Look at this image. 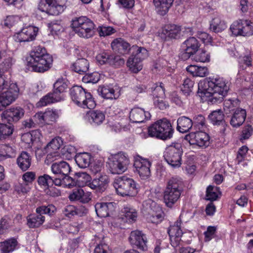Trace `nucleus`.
Instances as JSON below:
<instances>
[{"mask_svg":"<svg viewBox=\"0 0 253 253\" xmlns=\"http://www.w3.org/2000/svg\"><path fill=\"white\" fill-rule=\"evenodd\" d=\"M229 89V84L223 78H212L201 82L198 94L204 101L211 103L220 102Z\"/></svg>","mask_w":253,"mask_h":253,"instance_id":"1","label":"nucleus"},{"mask_svg":"<svg viewBox=\"0 0 253 253\" xmlns=\"http://www.w3.org/2000/svg\"><path fill=\"white\" fill-rule=\"evenodd\" d=\"M52 62V56L47 53L45 48L39 46L30 52L28 65L33 71L43 73L51 68Z\"/></svg>","mask_w":253,"mask_h":253,"instance_id":"2","label":"nucleus"},{"mask_svg":"<svg viewBox=\"0 0 253 253\" xmlns=\"http://www.w3.org/2000/svg\"><path fill=\"white\" fill-rule=\"evenodd\" d=\"M183 192L182 181L172 177L167 182L163 193L164 201L168 207L171 208L179 199Z\"/></svg>","mask_w":253,"mask_h":253,"instance_id":"3","label":"nucleus"},{"mask_svg":"<svg viewBox=\"0 0 253 253\" xmlns=\"http://www.w3.org/2000/svg\"><path fill=\"white\" fill-rule=\"evenodd\" d=\"M71 27L73 31L82 38L89 39L95 34V25L86 16L75 17L72 20Z\"/></svg>","mask_w":253,"mask_h":253,"instance_id":"4","label":"nucleus"},{"mask_svg":"<svg viewBox=\"0 0 253 253\" xmlns=\"http://www.w3.org/2000/svg\"><path fill=\"white\" fill-rule=\"evenodd\" d=\"M173 129L170 122L166 119L158 120L148 128L149 136L163 140L171 138Z\"/></svg>","mask_w":253,"mask_h":253,"instance_id":"5","label":"nucleus"},{"mask_svg":"<svg viewBox=\"0 0 253 253\" xmlns=\"http://www.w3.org/2000/svg\"><path fill=\"white\" fill-rule=\"evenodd\" d=\"M8 86L7 82L0 76V111L13 102L19 94V90L16 84Z\"/></svg>","mask_w":253,"mask_h":253,"instance_id":"6","label":"nucleus"},{"mask_svg":"<svg viewBox=\"0 0 253 253\" xmlns=\"http://www.w3.org/2000/svg\"><path fill=\"white\" fill-rule=\"evenodd\" d=\"M72 100L78 106L83 108L93 109L96 103L92 95L86 92L82 87L78 85L73 86L70 90Z\"/></svg>","mask_w":253,"mask_h":253,"instance_id":"7","label":"nucleus"},{"mask_svg":"<svg viewBox=\"0 0 253 253\" xmlns=\"http://www.w3.org/2000/svg\"><path fill=\"white\" fill-rule=\"evenodd\" d=\"M114 185L117 193L122 196H133L137 193L136 182L126 176L115 178Z\"/></svg>","mask_w":253,"mask_h":253,"instance_id":"8","label":"nucleus"},{"mask_svg":"<svg viewBox=\"0 0 253 253\" xmlns=\"http://www.w3.org/2000/svg\"><path fill=\"white\" fill-rule=\"evenodd\" d=\"M183 149L181 144L172 143L164 152V157L168 164L173 168H179L181 165Z\"/></svg>","mask_w":253,"mask_h":253,"instance_id":"9","label":"nucleus"},{"mask_svg":"<svg viewBox=\"0 0 253 253\" xmlns=\"http://www.w3.org/2000/svg\"><path fill=\"white\" fill-rule=\"evenodd\" d=\"M109 161V170L114 174H121L125 172L130 163L127 155L122 152L112 155Z\"/></svg>","mask_w":253,"mask_h":253,"instance_id":"10","label":"nucleus"},{"mask_svg":"<svg viewBox=\"0 0 253 253\" xmlns=\"http://www.w3.org/2000/svg\"><path fill=\"white\" fill-rule=\"evenodd\" d=\"M38 32L37 27L29 25L23 27L20 32L14 35V38L17 42H29L36 39Z\"/></svg>","mask_w":253,"mask_h":253,"instance_id":"11","label":"nucleus"},{"mask_svg":"<svg viewBox=\"0 0 253 253\" xmlns=\"http://www.w3.org/2000/svg\"><path fill=\"white\" fill-rule=\"evenodd\" d=\"M151 162L147 159H144L140 156L135 158L133 166L135 171L137 172L140 177L143 179L149 177L151 175Z\"/></svg>","mask_w":253,"mask_h":253,"instance_id":"12","label":"nucleus"},{"mask_svg":"<svg viewBox=\"0 0 253 253\" xmlns=\"http://www.w3.org/2000/svg\"><path fill=\"white\" fill-rule=\"evenodd\" d=\"M185 139L190 145H196L199 147H206L209 144L210 137L207 133L200 131L190 133L185 136Z\"/></svg>","mask_w":253,"mask_h":253,"instance_id":"13","label":"nucleus"},{"mask_svg":"<svg viewBox=\"0 0 253 253\" xmlns=\"http://www.w3.org/2000/svg\"><path fill=\"white\" fill-rule=\"evenodd\" d=\"M58 0H45L41 1L39 4V9L49 15H57L64 10V6L57 3Z\"/></svg>","mask_w":253,"mask_h":253,"instance_id":"14","label":"nucleus"},{"mask_svg":"<svg viewBox=\"0 0 253 253\" xmlns=\"http://www.w3.org/2000/svg\"><path fill=\"white\" fill-rule=\"evenodd\" d=\"M181 220L179 218L168 230L170 244L174 248L177 247L181 241L183 232L181 229Z\"/></svg>","mask_w":253,"mask_h":253,"instance_id":"15","label":"nucleus"},{"mask_svg":"<svg viewBox=\"0 0 253 253\" xmlns=\"http://www.w3.org/2000/svg\"><path fill=\"white\" fill-rule=\"evenodd\" d=\"M24 113L25 111L22 108L13 107L3 111L1 114V117L10 124L17 122L24 116Z\"/></svg>","mask_w":253,"mask_h":253,"instance_id":"16","label":"nucleus"},{"mask_svg":"<svg viewBox=\"0 0 253 253\" xmlns=\"http://www.w3.org/2000/svg\"><path fill=\"white\" fill-rule=\"evenodd\" d=\"M129 240L132 245L135 246L142 251L147 250V238L146 235L139 230H134L131 232Z\"/></svg>","mask_w":253,"mask_h":253,"instance_id":"17","label":"nucleus"},{"mask_svg":"<svg viewBox=\"0 0 253 253\" xmlns=\"http://www.w3.org/2000/svg\"><path fill=\"white\" fill-rule=\"evenodd\" d=\"M62 140L59 137L52 139L45 147L44 151L47 153V159L52 160H56V157L59 156L57 151L59 149Z\"/></svg>","mask_w":253,"mask_h":253,"instance_id":"18","label":"nucleus"},{"mask_svg":"<svg viewBox=\"0 0 253 253\" xmlns=\"http://www.w3.org/2000/svg\"><path fill=\"white\" fill-rule=\"evenodd\" d=\"M109 178L105 174L101 173L98 177L94 178L91 182L89 183V187L98 193H102L107 189Z\"/></svg>","mask_w":253,"mask_h":253,"instance_id":"19","label":"nucleus"},{"mask_svg":"<svg viewBox=\"0 0 253 253\" xmlns=\"http://www.w3.org/2000/svg\"><path fill=\"white\" fill-rule=\"evenodd\" d=\"M150 118V113L141 108L134 107L129 113V119L133 123H141Z\"/></svg>","mask_w":253,"mask_h":253,"instance_id":"20","label":"nucleus"},{"mask_svg":"<svg viewBox=\"0 0 253 253\" xmlns=\"http://www.w3.org/2000/svg\"><path fill=\"white\" fill-rule=\"evenodd\" d=\"M181 27L174 24H169L166 25L162 30L160 34L162 38L167 40V39H176L180 36Z\"/></svg>","mask_w":253,"mask_h":253,"instance_id":"21","label":"nucleus"},{"mask_svg":"<svg viewBox=\"0 0 253 253\" xmlns=\"http://www.w3.org/2000/svg\"><path fill=\"white\" fill-rule=\"evenodd\" d=\"M51 170L53 173V176L60 178L64 175L69 174L71 171V167L68 163L65 161H61L59 163H54L52 164Z\"/></svg>","mask_w":253,"mask_h":253,"instance_id":"22","label":"nucleus"},{"mask_svg":"<svg viewBox=\"0 0 253 253\" xmlns=\"http://www.w3.org/2000/svg\"><path fill=\"white\" fill-rule=\"evenodd\" d=\"M96 213L98 217H106L115 210L114 204L109 203H97L95 205Z\"/></svg>","mask_w":253,"mask_h":253,"instance_id":"23","label":"nucleus"},{"mask_svg":"<svg viewBox=\"0 0 253 253\" xmlns=\"http://www.w3.org/2000/svg\"><path fill=\"white\" fill-rule=\"evenodd\" d=\"M98 92L102 97L109 99H116L121 94L120 90L117 87L115 88L108 86H103L98 89Z\"/></svg>","mask_w":253,"mask_h":253,"instance_id":"24","label":"nucleus"},{"mask_svg":"<svg viewBox=\"0 0 253 253\" xmlns=\"http://www.w3.org/2000/svg\"><path fill=\"white\" fill-rule=\"evenodd\" d=\"M111 47L115 51L125 54L129 52L130 44L122 38H117L111 43Z\"/></svg>","mask_w":253,"mask_h":253,"instance_id":"25","label":"nucleus"},{"mask_svg":"<svg viewBox=\"0 0 253 253\" xmlns=\"http://www.w3.org/2000/svg\"><path fill=\"white\" fill-rule=\"evenodd\" d=\"M246 118V110L243 109H237L231 119L230 124L233 127L240 126L245 122Z\"/></svg>","mask_w":253,"mask_h":253,"instance_id":"26","label":"nucleus"},{"mask_svg":"<svg viewBox=\"0 0 253 253\" xmlns=\"http://www.w3.org/2000/svg\"><path fill=\"white\" fill-rule=\"evenodd\" d=\"M68 87V82L65 79L62 78L58 79L53 85V93L57 96H59L61 100L63 99V96L62 93Z\"/></svg>","mask_w":253,"mask_h":253,"instance_id":"27","label":"nucleus"},{"mask_svg":"<svg viewBox=\"0 0 253 253\" xmlns=\"http://www.w3.org/2000/svg\"><path fill=\"white\" fill-rule=\"evenodd\" d=\"M69 198L71 201H80L82 203H87L90 200L89 196L85 193L81 188L74 189L69 195Z\"/></svg>","mask_w":253,"mask_h":253,"instance_id":"28","label":"nucleus"},{"mask_svg":"<svg viewBox=\"0 0 253 253\" xmlns=\"http://www.w3.org/2000/svg\"><path fill=\"white\" fill-rule=\"evenodd\" d=\"M91 159V156L88 153H80L75 156L76 164L82 169L87 168L89 166Z\"/></svg>","mask_w":253,"mask_h":253,"instance_id":"29","label":"nucleus"},{"mask_svg":"<svg viewBox=\"0 0 253 253\" xmlns=\"http://www.w3.org/2000/svg\"><path fill=\"white\" fill-rule=\"evenodd\" d=\"M27 225L30 228H37L43 224L45 217L40 213L29 215L27 218Z\"/></svg>","mask_w":253,"mask_h":253,"instance_id":"30","label":"nucleus"},{"mask_svg":"<svg viewBox=\"0 0 253 253\" xmlns=\"http://www.w3.org/2000/svg\"><path fill=\"white\" fill-rule=\"evenodd\" d=\"M72 68L80 74H85L89 69V62L85 58L78 59L72 65Z\"/></svg>","mask_w":253,"mask_h":253,"instance_id":"31","label":"nucleus"},{"mask_svg":"<svg viewBox=\"0 0 253 253\" xmlns=\"http://www.w3.org/2000/svg\"><path fill=\"white\" fill-rule=\"evenodd\" d=\"M174 0H153L154 4L161 15L166 14L171 6Z\"/></svg>","mask_w":253,"mask_h":253,"instance_id":"32","label":"nucleus"},{"mask_svg":"<svg viewBox=\"0 0 253 253\" xmlns=\"http://www.w3.org/2000/svg\"><path fill=\"white\" fill-rule=\"evenodd\" d=\"M17 164L22 170L25 171L31 166V158L27 152L23 151L17 158Z\"/></svg>","mask_w":253,"mask_h":253,"instance_id":"33","label":"nucleus"},{"mask_svg":"<svg viewBox=\"0 0 253 253\" xmlns=\"http://www.w3.org/2000/svg\"><path fill=\"white\" fill-rule=\"evenodd\" d=\"M177 129L181 133L187 132L192 126V121L188 117L182 116L177 121Z\"/></svg>","mask_w":253,"mask_h":253,"instance_id":"34","label":"nucleus"},{"mask_svg":"<svg viewBox=\"0 0 253 253\" xmlns=\"http://www.w3.org/2000/svg\"><path fill=\"white\" fill-rule=\"evenodd\" d=\"M129 53L131 56L141 62L148 56V51L146 49L136 45H133L129 48Z\"/></svg>","mask_w":253,"mask_h":253,"instance_id":"35","label":"nucleus"},{"mask_svg":"<svg viewBox=\"0 0 253 253\" xmlns=\"http://www.w3.org/2000/svg\"><path fill=\"white\" fill-rule=\"evenodd\" d=\"M186 70L193 77H204L208 75V70L206 67L191 65L186 68Z\"/></svg>","mask_w":253,"mask_h":253,"instance_id":"36","label":"nucleus"},{"mask_svg":"<svg viewBox=\"0 0 253 253\" xmlns=\"http://www.w3.org/2000/svg\"><path fill=\"white\" fill-rule=\"evenodd\" d=\"M123 213L122 219L127 222L131 223L135 221L137 217L136 211L130 207H125L122 211Z\"/></svg>","mask_w":253,"mask_h":253,"instance_id":"37","label":"nucleus"},{"mask_svg":"<svg viewBox=\"0 0 253 253\" xmlns=\"http://www.w3.org/2000/svg\"><path fill=\"white\" fill-rule=\"evenodd\" d=\"M17 241L15 239H10L0 243L1 253H10L15 250L17 246Z\"/></svg>","mask_w":253,"mask_h":253,"instance_id":"38","label":"nucleus"},{"mask_svg":"<svg viewBox=\"0 0 253 253\" xmlns=\"http://www.w3.org/2000/svg\"><path fill=\"white\" fill-rule=\"evenodd\" d=\"M88 120L96 125L101 124L105 120V114L100 110L90 111L88 114Z\"/></svg>","mask_w":253,"mask_h":253,"instance_id":"39","label":"nucleus"},{"mask_svg":"<svg viewBox=\"0 0 253 253\" xmlns=\"http://www.w3.org/2000/svg\"><path fill=\"white\" fill-rule=\"evenodd\" d=\"M227 26L225 22L220 17L217 16L212 18L210 23V29L215 33L221 32L225 30Z\"/></svg>","mask_w":253,"mask_h":253,"instance_id":"40","label":"nucleus"},{"mask_svg":"<svg viewBox=\"0 0 253 253\" xmlns=\"http://www.w3.org/2000/svg\"><path fill=\"white\" fill-rule=\"evenodd\" d=\"M76 181L69 176L68 174L64 175L60 178L56 177V180H55V185L58 186L72 188L76 185Z\"/></svg>","mask_w":253,"mask_h":253,"instance_id":"41","label":"nucleus"},{"mask_svg":"<svg viewBox=\"0 0 253 253\" xmlns=\"http://www.w3.org/2000/svg\"><path fill=\"white\" fill-rule=\"evenodd\" d=\"M60 101H61V98L59 96H57L53 92H51L42 97L37 104L39 107H42Z\"/></svg>","mask_w":253,"mask_h":253,"instance_id":"42","label":"nucleus"},{"mask_svg":"<svg viewBox=\"0 0 253 253\" xmlns=\"http://www.w3.org/2000/svg\"><path fill=\"white\" fill-rule=\"evenodd\" d=\"M103 58V62L107 63L109 64L118 67L123 65L125 63V59L119 55H107V57L102 56Z\"/></svg>","mask_w":253,"mask_h":253,"instance_id":"43","label":"nucleus"},{"mask_svg":"<svg viewBox=\"0 0 253 253\" xmlns=\"http://www.w3.org/2000/svg\"><path fill=\"white\" fill-rule=\"evenodd\" d=\"M126 64L129 70L134 73H138L142 68V62L131 55L128 59Z\"/></svg>","mask_w":253,"mask_h":253,"instance_id":"44","label":"nucleus"},{"mask_svg":"<svg viewBox=\"0 0 253 253\" xmlns=\"http://www.w3.org/2000/svg\"><path fill=\"white\" fill-rule=\"evenodd\" d=\"M56 177L45 174L38 177V183L40 185L43 186L44 187H48L53 184L55 185Z\"/></svg>","mask_w":253,"mask_h":253,"instance_id":"45","label":"nucleus"},{"mask_svg":"<svg viewBox=\"0 0 253 253\" xmlns=\"http://www.w3.org/2000/svg\"><path fill=\"white\" fill-rule=\"evenodd\" d=\"M185 46L187 51H190L195 53L200 47V44L195 37H190L186 40L183 43Z\"/></svg>","mask_w":253,"mask_h":253,"instance_id":"46","label":"nucleus"},{"mask_svg":"<svg viewBox=\"0 0 253 253\" xmlns=\"http://www.w3.org/2000/svg\"><path fill=\"white\" fill-rule=\"evenodd\" d=\"M209 119L213 125H219L224 122V114L221 110H215L209 116Z\"/></svg>","mask_w":253,"mask_h":253,"instance_id":"47","label":"nucleus"},{"mask_svg":"<svg viewBox=\"0 0 253 253\" xmlns=\"http://www.w3.org/2000/svg\"><path fill=\"white\" fill-rule=\"evenodd\" d=\"M152 93L154 99H164L165 97V88L164 84L159 83L155 84L154 87H152Z\"/></svg>","mask_w":253,"mask_h":253,"instance_id":"48","label":"nucleus"},{"mask_svg":"<svg viewBox=\"0 0 253 253\" xmlns=\"http://www.w3.org/2000/svg\"><path fill=\"white\" fill-rule=\"evenodd\" d=\"M15 150L7 144L0 145V157H13L15 156Z\"/></svg>","mask_w":253,"mask_h":253,"instance_id":"49","label":"nucleus"},{"mask_svg":"<svg viewBox=\"0 0 253 253\" xmlns=\"http://www.w3.org/2000/svg\"><path fill=\"white\" fill-rule=\"evenodd\" d=\"M210 53L205 49L199 50L194 56V59L197 62H208L210 60Z\"/></svg>","mask_w":253,"mask_h":253,"instance_id":"50","label":"nucleus"},{"mask_svg":"<svg viewBox=\"0 0 253 253\" xmlns=\"http://www.w3.org/2000/svg\"><path fill=\"white\" fill-rule=\"evenodd\" d=\"M46 125H51L58 118V112L56 110H47L44 112Z\"/></svg>","mask_w":253,"mask_h":253,"instance_id":"51","label":"nucleus"},{"mask_svg":"<svg viewBox=\"0 0 253 253\" xmlns=\"http://www.w3.org/2000/svg\"><path fill=\"white\" fill-rule=\"evenodd\" d=\"M12 126L4 124H0V140L6 138L13 133Z\"/></svg>","mask_w":253,"mask_h":253,"instance_id":"52","label":"nucleus"},{"mask_svg":"<svg viewBox=\"0 0 253 253\" xmlns=\"http://www.w3.org/2000/svg\"><path fill=\"white\" fill-rule=\"evenodd\" d=\"M218 188L210 185L207 189L206 200L213 201L217 199L218 194Z\"/></svg>","mask_w":253,"mask_h":253,"instance_id":"53","label":"nucleus"},{"mask_svg":"<svg viewBox=\"0 0 253 253\" xmlns=\"http://www.w3.org/2000/svg\"><path fill=\"white\" fill-rule=\"evenodd\" d=\"M56 208L53 205H48L47 206H42L38 207L36 209V212L40 213L42 215L43 214H47L49 215L52 214L56 211Z\"/></svg>","mask_w":253,"mask_h":253,"instance_id":"54","label":"nucleus"},{"mask_svg":"<svg viewBox=\"0 0 253 253\" xmlns=\"http://www.w3.org/2000/svg\"><path fill=\"white\" fill-rule=\"evenodd\" d=\"M243 20H239L233 22L230 26V30L233 35L236 36H242Z\"/></svg>","mask_w":253,"mask_h":253,"instance_id":"55","label":"nucleus"},{"mask_svg":"<svg viewBox=\"0 0 253 253\" xmlns=\"http://www.w3.org/2000/svg\"><path fill=\"white\" fill-rule=\"evenodd\" d=\"M100 80V75L97 72L86 74L83 78V81L85 83L95 84Z\"/></svg>","mask_w":253,"mask_h":253,"instance_id":"56","label":"nucleus"},{"mask_svg":"<svg viewBox=\"0 0 253 253\" xmlns=\"http://www.w3.org/2000/svg\"><path fill=\"white\" fill-rule=\"evenodd\" d=\"M242 36H250L253 34V24L249 21L243 20Z\"/></svg>","mask_w":253,"mask_h":253,"instance_id":"57","label":"nucleus"},{"mask_svg":"<svg viewBox=\"0 0 253 253\" xmlns=\"http://www.w3.org/2000/svg\"><path fill=\"white\" fill-rule=\"evenodd\" d=\"M76 153V148L72 145H67L62 150L63 156L67 159H70L75 156Z\"/></svg>","mask_w":253,"mask_h":253,"instance_id":"58","label":"nucleus"},{"mask_svg":"<svg viewBox=\"0 0 253 253\" xmlns=\"http://www.w3.org/2000/svg\"><path fill=\"white\" fill-rule=\"evenodd\" d=\"M194 83L189 78L185 79L183 81L182 91L185 94H189L192 90Z\"/></svg>","mask_w":253,"mask_h":253,"instance_id":"59","label":"nucleus"},{"mask_svg":"<svg viewBox=\"0 0 253 253\" xmlns=\"http://www.w3.org/2000/svg\"><path fill=\"white\" fill-rule=\"evenodd\" d=\"M34 121L35 122L37 126H43L45 125L44 112H39L37 113L33 117Z\"/></svg>","mask_w":253,"mask_h":253,"instance_id":"60","label":"nucleus"},{"mask_svg":"<svg viewBox=\"0 0 253 253\" xmlns=\"http://www.w3.org/2000/svg\"><path fill=\"white\" fill-rule=\"evenodd\" d=\"M103 169V164L100 161H97L93 163L90 166L89 169L90 171L94 174L100 173Z\"/></svg>","mask_w":253,"mask_h":253,"instance_id":"61","label":"nucleus"},{"mask_svg":"<svg viewBox=\"0 0 253 253\" xmlns=\"http://www.w3.org/2000/svg\"><path fill=\"white\" fill-rule=\"evenodd\" d=\"M64 215L68 217H71L78 214L76 208L72 205L67 206L63 210Z\"/></svg>","mask_w":253,"mask_h":253,"instance_id":"62","label":"nucleus"},{"mask_svg":"<svg viewBox=\"0 0 253 253\" xmlns=\"http://www.w3.org/2000/svg\"><path fill=\"white\" fill-rule=\"evenodd\" d=\"M98 31L100 36L105 37L114 33L116 30L110 26H101L99 27Z\"/></svg>","mask_w":253,"mask_h":253,"instance_id":"63","label":"nucleus"},{"mask_svg":"<svg viewBox=\"0 0 253 253\" xmlns=\"http://www.w3.org/2000/svg\"><path fill=\"white\" fill-rule=\"evenodd\" d=\"M253 128L251 126L247 125L245 126L243 128L240 139L242 140L249 139L253 134Z\"/></svg>","mask_w":253,"mask_h":253,"instance_id":"64","label":"nucleus"}]
</instances>
